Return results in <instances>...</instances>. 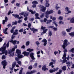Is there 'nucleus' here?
<instances>
[{
  "mask_svg": "<svg viewBox=\"0 0 74 74\" xmlns=\"http://www.w3.org/2000/svg\"><path fill=\"white\" fill-rule=\"evenodd\" d=\"M70 44L69 42H68L67 40L65 39L64 40L63 45H62V48L64 49V53L62 57V59H63L62 61V63H64L67 62V60H66V54L65 53L67 52V49L66 48V47L68 45H69Z\"/></svg>",
  "mask_w": 74,
  "mask_h": 74,
  "instance_id": "1",
  "label": "nucleus"
},
{
  "mask_svg": "<svg viewBox=\"0 0 74 74\" xmlns=\"http://www.w3.org/2000/svg\"><path fill=\"white\" fill-rule=\"evenodd\" d=\"M6 44V43H5L3 44V46L1 48H0V51H2V52L0 53V55H3V54H4V53H5V55L6 56L8 55V52L7 50L5 49V48H6V46H5Z\"/></svg>",
  "mask_w": 74,
  "mask_h": 74,
  "instance_id": "2",
  "label": "nucleus"
},
{
  "mask_svg": "<svg viewBox=\"0 0 74 74\" xmlns=\"http://www.w3.org/2000/svg\"><path fill=\"white\" fill-rule=\"evenodd\" d=\"M54 12V11H53L52 10H47V11L46 12L45 14V17L46 18H48L49 17V16L48 15H49V14H51L53 13Z\"/></svg>",
  "mask_w": 74,
  "mask_h": 74,
  "instance_id": "3",
  "label": "nucleus"
},
{
  "mask_svg": "<svg viewBox=\"0 0 74 74\" xmlns=\"http://www.w3.org/2000/svg\"><path fill=\"white\" fill-rule=\"evenodd\" d=\"M16 53H17L18 54V58H22L23 57V55H21V51L18 49L17 50H16Z\"/></svg>",
  "mask_w": 74,
  "mask_h": 74,
  "instance_id": "4",
  "label": "nucleus"
},
{
  "mask_svg": "<svg viewBox=\"0 0 74 74\" xmlns=\"http://www.w3.org/2000/svg\"><path fill=\"white\" fill-rule=\"evenodd\" d=\"M16 62H14L12 65V67L11 68H10V70L12 71H11L10 72V74H12V73L13 72V71H12L13 69H14V68L15 67V65H16Z\"/></svg>",
  "mask_w": 74,
  "mask_h": 74,
  "instance_id": "5",
  "label": "nucleus"
},
{
  "mask_svg": "<svg viewBox=\"0 0 74 74\" xmlns=\"http://www.w3.org/2000/svg\"><path fill=\"white\" fill-rule=\"evenodd\" d=\"M45 29V27H44L43 26H42L41 28V29H42V30H43V32L41 33V35H42L44 34H45L46 33V32H47L48 30V29Z\"/></svg>",
  "mask_w": 74,
  "mask_h": 74,
  "instance_id": "6",
  "label": "nucleus"
},
{
  "mask_svg": "<svg viewBox=\"0 0 74 74\" xmlns=\"http://www.w3.org/2000/svg\"><path fill=\"white\" fill-rule=\"evenodd\" d=\"M39 7L40 8H42L40 9V11H42V12H45L46 10V9H47L46 7H45L42 5H39Z\"/></svg>",
  "mask_w": 74,
  "mask_h": 74,
  "instance_id": "7",
  "label": "nucleus"
},
{
  "mask_svg": "<svg viewBox=\"0 0 74 74\" xmlns=\"http://www.w3.org/2000/svg\"><path fill=\"white\" fill-rule=\"evenodd\" d=\"M2 65H3V69L5 68V66H7V62L6 60H4L2 62Z\"/></svg>",
  "mask_w": 74,
  "mask_h": 74,
  "instance_id": "8",
  "label": "nucleus"
},
{
  "mask_svg": "<svg viewBox=\"0 0 74 74\" xmlns=\"http://www.w3.org/2000/svg\"><path fill=\"white\" fill-rule=\"evenodd\" d=\"M45 6L46 7H49L50 5L49 3V0H45Z\"/></svg>",
  "mask_w": 74,
  "mask_h": 74,
  "instance_id": "9",
  "label": "nucleus"
},
{
  "mask_svg": "<svg viewBox=\"0 0 74 74\" xmlns=\"http://www.w3.org/2000/svg\"><path fill=\"white\" fill-rule=\"evenodd\" d=\"M17 48V46H15L14 48L12 49V50H10L8 51V53H9V54H10V53H12V52H13V51H15V48Z\"/></svg>",
  "mask_w": 74,
  "mask_h": 74,
  "instance_id": "10",
  "label": "nucleus"
},
{
  "mask_svg": "<svg viewBox=\"0 0 74 74\" xmlns=\"http://www.w3.org/2000/svg\"><path fill=\"white\" fill-rule=\"evenodd\" d=\"M34 55V53H31L30 54V57L33 60H35V59H36V58H35L33 56Z\"/></svg>",
  "mask_w": 74,
  "mask_h": 74,
  "instance_id": "11",
  "label": "nucleus"
},
{
  "mask_svg": "<svg viewBox=\"0 0 74 74\" xmlns=\"http://www.w3.org/2000/svg\"><path fill=\"white\" fill-rule=\"evenodd\" d=\"M42 42H44L43 45L45 46H46V45L47 44V40L46 39H45L42 40Z\"/></svg>",
  "mask_w": 74,
  "mask_h": 74,
  "instance_id": "12",
  "label": "nucleus"
},
{
  "mask_svg": "<svg viewBox=\"0 0 74 74\" xmlns=\"http://www.w3.org/2000/svg\"><path fill=\"white\" fill-rule=\"evenodd\" d=\"M9 42H12V43H13V45H15L16 42H17V41L16 40H13L12 39L10 40L9 41Z\"/></svg>",
  "mask_w": 74,
  "mask_h": 74,
  "instance_id": "13",
  "label": "nucleus"
},
{
  "mask_svg": "<svg viewBox=\"0 0 74 74\" xmlns=\"http://www.w3.org/2000/svg\"><path fill=\"white\" fill-rule=\"evenodd\" d=\"M30 29L32 30V31H33L34 33H35L36 32H37V31H38V30L37 29H35L33 28H30Z\"/></svg>",
  "mask_w": 74,
  "mask_h": 74,
  "instance_id": "14",
  "label": "nucleus"
},
{
  "mask_svg": "<svg viewBox=\"0 0 74 74\" xmlns=\"http://www.w3.org/2000/svg\"><path fill=\"white\" fill-rule=\"evenodd\" d=\"M37 72V71L36 70H34L31 71V72H28L26 73V74H33V73H36Z\"/></svg>",
  "mask_w": 74,
  "mask_h": 74,
  "instance_id": "15",
  "label": "nucleus"
},
{
  "mask_svg": "<svg viewBox=\"0 0 74 74\" xmlns=\"http://www.w3.org/2000/svg\"><path fill=\"white\" fill-rule=\"evenodd\" d=\"M23 54L24 55V56H28L29 55V53L27 52L26 51H24L23 53Z\"/></svg>",
  "mask_w": 74,
  "mask_h": 74,
  "instance_id": "16",
  "label": "nucleus"
},
{
  "mask_svg": "<svg viewBox=\"0 0 74 74\" xmlns=\"http://www.w3.org/2000/svg\"><path fill=\"white\" fill-rule=\"evenodd\" d=\"M18 29H15L14 30V32L13 33V35H17V34H18Z\"/></svg>",
  "mask_w": 74,
  "mask_h": 74,
  "instance_id": "17",
  "label": "nucleus"
},
{
  "mask_svg": "<svg viewBox=\"0 0 74 74\" xmlns=\"http://www.w3.org/2000/svg\"><path fill=\"white\" fill-rule=\"evenodd\" d=\"M5 20H3V25H4V24L5 23V22H7V21H8V18H7V17H5Z\"/></svg>",
  "mask_w": 74,
  "mask_h": 74,
  "instance_id": "18",
  "label": "nucleus"
},
{
  "mask_svg": "<svg viewBox=\"0 0 74 74\" xmlns=\"http://www.w3.org/2000/svg\"><path fill=\"white\" fill-rule=\"evenodd\" d=\"M72 29H73V28L72 27H71L70 28L66 29V31L68 33H69V32L71 31V30H72Z\"/></svg>",
  "mask_w": 74,
  "mask_h": 74,
  "instance_id": "19",
  "label": "nucleus"
},
{
  "mask_svg": "<svg viewBox=\"0 0 74 74\" xmlns=\"http://www.w3.org/2000/svg\"><path fill=\"white\" fill-rule=\"evenodd\" d=\"M42 70H44V71H45V70H48V69L46 68V65H44L42 67Z\"/></svg>",
  "mask_w": 74,
  "mask_h": 74,
  "instance_id": "20",
  "label": "nucleus"
},
{
  "mask_svg": "<svg viewBox=\"0 0 74 74\" xmlns=\"http://www.w3.org/2000/svg\"><path fill=\"white\" fill-rule=\"evenodd\" d=\"M62 34L63 36L64 37H65V36H66V32L64 31H62Z\"/></svg>",
  "mask_w": 74,
  "mask_h": 74,
  "instance_id": "21",
  "label": "nucleus"
},
{
  "mask_svg": "<svg viewBox=\"0 0 74 74\" xmlns=\"http://www.w3.org/2000/svg\"><path fill=\"white\" fill-rule=\"evenodd\" d=\"M29 11L30 12H31L32 14H36V11H34V12H33V10H29Z\"/></svg>",
  "mask_w": 74,
  "mask_h": 74,
  "instance_id": "22",
  "label": "nucleus"
},
{
  "mask_svg": "<svg viewBox=\"0 0 74 74\" xmlns=\"http://www.w3.org/2000/svg\"><path fill=\"white\" fill-rule=\"evenodd\" d=\"M50 27L51 28H52V29H54V30L55 31H56V30H58V28H55L53 26H51Z\"/></svg>",
  "mask_w": 74,
  "mask_h": 74,
  "instance_id": "23",
  "label": "nucleus"
},
{
  "mask_svg": "<svg viewBox=\"0 0 74 74\" xmlns=\"http://www.w3.org/2000/svg\"><path fill=\"white\" fill-rule=\"evenodd\" d=\"M71 23H74V17L72 18L70 20Z\"/></svg>",
  "mask_w": 74,
  "mask_h": 74,
  "instance_id": "24",
  "label": "nucleus"
},
{
  "mask_svg": "<svg viewBox=\"0 0 74 74\" xmlns=\"http://www.w3.org/2000/svg\"><path fill=\"white\" fill-rule=\"evenodd\" d=\"M35 16H36V18L35 19H40V17H38V14L36 13L35 14Z\"/></svg>",
  "mask_w": 74,
  "mask_h": 74,
  "instance_id": "25",
  "label": "nucleus"
},
{
  "mask_svg": "<svg viewBox=\"0 0 74 74\" xmlns=\"http://www.w3.org/2000/svg\"><path fill=\"white\" fill-rule=\"evenodd\" d=\"M66 63L67 64H68V65L67 66L68 67H69V66H70V65L72 64V62H66Z\"/></svg>",
  "mask_w": 74,
  "mask_h": 74,
  "instance_id": "26",
  "label": "nucleus"
},
{
  "mask_svg": "<svg viewBox=\"0 0 74 74\" xmlns=\"http://www.w3.org/2000/svg\"><path fill=\"white\" fill-rule=\"evenodd\" d=\"M12 15L14 16L16 18H19V15L17 14H12Z\"/></svg>",
  "mask_w": 74,
  "mask_h": 74,
  "instance_id": "27",
  "label": "nucleus"
},
{
  "mask_svg": "<svg viewBox=\"0 0 74 74\" xmlns=\"http://www.w3.org/2000/svg\"><path fill=\"white\" fill-rule=\"evenodd\" d=\"M69 35L71 36L72 37H74V32L71 33H69Z\"/></svg>",
  "mask_w": 74,
  "mask_h": 74,
  "instance_id": "28",
  "label": "nucleus"
},
{
  "mask_svg": "<svg viewBox=\"0 0 74 74\" xmlns=\"http://www.w3.org/2000/svg\"><path fill=\"white\" fill-rule=\"evenodd\" d=\"M34 20V18H29V21H30L31 22H33V21Z\"/></svg>",
  "mask_w": 74,
  "mask_h": 74,
  "instance_id": "29",
  "label": "nucleus"
},
{
  "mask_svg": "<svg viewBox=\"0 0 74 74\" xmlns=\"http://www.w3.org/2000/svg\"><path fill=\"white\" fill-rule=\"evenodd\" d=\"M65 11L66 12H67L69 10H70V8L69 7H66V8H65Z\"/></svg>",
  "mask_w": 74,
  "mask_h": 74,
  "instance_id": "30",
  "label": "nucleus"
},
{
  "mask_svg": "<svg viewBox=\"0 0 74 74\" xmlns=\"http://www.w3.org/2000/svg\"><path fill=\"white\" fill-rule=\"evenodd\" d=\"M52 21L51 20H49L47 21V24H49L51 22H52Z\"/></svg>",
  "mask_w": 74,
  "mask_h": 74,
  "instance_id": "31",
  "label": "nucleus"
},
{
  "mask_svg": "<svg viewBox=\"0 0 74 74\" xmlns=\"http://www.w3.org/2000/svg\"><path fill=\"white\" fill-rule=\"evenodd\" d=\"M27 51H29V52H32L33 51V49H27Z\"/></svg>",
  "mask_w": 74,
  "mask_h": 74,
  "instance_id": "32",
  "label": "nucleus"
},
{
  "mask_svg": "<svg viewBox=\"0 0 74 74\" xmlns=\"http://www.w3.org/2000/svg\"><path fill=\"white\" fill-rule=\"evenodd\" d=\"M25 44L26 46H28V45H29V44H30V42L29 41L27 42Z\"/></svg>",
  "mask_w": 74,
  "mask_h": 74,
  "instance_id": "33",
  "label": "nucleus"
},
{
  "mask_svg": "<svg viewBox=\"0 0 74 74\" xmlns=\"http://www.w3.org/2000/svg\"><path fill=\"white\" fill-rule=\"evenodd\" d=\"M62 70H63L65 71V70H66V66H64L63 67H62Z\"/></svg>",
  "mask_w": 74,
  "mask_h": 74,
  "instance_id": "34",
  "label": "nucleus"
},
{
  "mask_svg": "<svg viewBox=\"0 0 74 74\" xmlns=\"http://www.w3.org/2000/svg\"><path fill=\"white\" fill-rule=\"evenodd\" d=\"M32 4H38V2L37 1H34L32 2Z\"/></svg>",
  "mask_w": 74,
  "mask_h": 74,
  "instance_id": "35",
  "label": "nucleus"
},
{
  "mask_svg": "<svg viewBox=\"0 0 74 74\" xmlns=\"http://www.w3.org/2000/svg\"><path fill=\"white\" fill-rule=\"evenodd\" d=\"M23 68H21V70L20 71V72L19 73V74H22V70H23Z\"/></svg>",
  "mask_w": 74,
  "mask_h": 74,
  "instance_id": "36",
  "label": "nucleus"
},
{
  "mask_svg": "<svg viewBox=\"0 0 74 74\" xmlns=\"http://www.w3.org/2000/svg\"><path fill=\"white\" fill-rule=\"evenodd\" d=\"M14 53L13 52L12 54L9 55V56L10 57H11L12 56V57L14 56Z\"/></svg>",
  "mask_w": 74,
  "mask_h": 74,
  "instance_id": "37",
  "label": "nucleus"
},
{
  "mask_svg": "<svg viewBox=\"0 0 74 74\" xmlns=\"http://www.w3.org/2000/svg\"><path fill=\"white\" fill-rule=\"evenodd\" d=\"M17 22H16V21L15 22H13L12 23V25H16L17 24Z\"/></svg>",
  "mask_w": 74,
  "mask_h": 74,
  "instance_id": "38",
  "label": "nucleus"
},
{
  "mask_svg": "<svg viewBox=\"0 0 74 74\" xmlns=\"http://www.w3.org/2000/svg\"><path fill=\"white\" fill-rule=\"evenodd\" d=\"M64 23L63 22V21H60L59 22V24H60V25H61V24H63Z\"/></svg>",
  "mask_w": 74,
  "mask_h": 74,
  "instance_id": "39",
  "label": "nucleus"
},
{
  "mask_svg": "<svg viewBox=\"0 0 74 74\" xmlns=\"http://www.w3.org/2000/svg\"><path fill=\"white\" fill-rule=\"evenodd\" d=\"M70 51L72 53H74V48L71 49Z\"/></svg>",
  "mask_w": 74,
  "mask_h": 74,
  "instance_id": "40",
  "label": "nucleus"
},
{
  "mask_svg": "<svg viewBox=\"0 0 74 74\" xmlns=\"http://www.w3.org/2000/svg\"><path fill=\"white\" fill-rule=\"evenodd\" d=\"M58 19L59 20H63V17L60 16L58 18Z\"/></svg>",
  "mask_w": 74,
  "mask_h": 74,
  "instance_id": "41",
  "label": "nucleus"
},
{
  "mask_svg": "<svg viewBox=\"0 0 74 74\" xmlns=\"http://www.w3.org/2000/svg\"><path fill=\"white\" fill-rule=\"evenodd\" d=\"M25 15H24V17H25V16H28L29 13H25Z\"/></svg>",
  "mask_w": 74,
  "mask_h": 74,
  "instance_id": "42",
  "label": "nucleus"
},
{
  "mask_svg": "<svg viewBox=\"0 0 74 74\" xmlns=\"http://www.w3.org/2000/svg\"><path fill=\"white\" fill-rule=\"evenodd\" d=\"M3 33H4L5 34H8V33L7 32L5 31V30H3Z\"/></svg>",
  "mask_w": 74,
  "mask_h": 74,
  "instance_id": "43",
  "label": "nucleus"
},
{
  "mask_svg": "<svg viewBox=\"0 0 74 74\" xmlns=\"http://www.w3.org/2000/svg\"><path fill=\"white\" fill-rule=\"evenodd\" d=\"M36 44L37 45L38 47H39V45H40V42L38 41L36 42Z\"/></svg>",
  "mask_w": 74,
  "mask_h": 74,
  "instance_id": "44",
  "label": "nucleus"
},
{
  "mask_svg": "<svg viewBox=\"0 0 74 74\" xmlns=\"http://www.w3.org/2000/svg\"><path fill=\"white\" fill-rule=\"evenodd\" d=\"M53 23H54V25H55L56 26V27H57L58 25H57V24H56V22L55 21H54L53 22Z\"/></svg>",
  "mask_w": 74,
  "mask_h": 74,
  "instance_id": "45",
  "label": "nucleus"
},
{
  "mask_svg": "<svg viewBox=\"0 0 74 74\" xmlns=\"http://www.w3.org/2000/svg\"><path fill=\"white\" fill-rule=\"evenodd\" d=\"M17 63L19 65H21V64L22 63V62H21V61H18Z\"/></svg>",
  "mask_w": 74,
  "mask_h": 74,
  "instance_id": "46",
  "label": "nucleus"
},
{
  "mask_svg": "<svg viewBox=\"0 0 74 74\" xmlns=\"http://www.w3.org/2000/svg\"><path fill=\"white\" fill-rule=\"evenodd\" d=\"M49 36H52V32H51V31H49Z\"/></svg>",
  "mask_w": 74,
  "mask_h": 74,
  "instance_id": "47",
  "label": "nucleus"
},
{
  "mask_svg": "<svg viewBox=\"0 0 74 74\" xmlns=\"http://www.w3.org/2000/svg\"><path fill=\"white\" fill-rule=\"evenodd\" d=\"M37 67V63H36L34 64V67L35 68Z\"/></svg>",
  "mask_w": 74,
  "mask_h": 74,
  "instance_id": "48",
  "label": "nucleus"
},
{
  "mask_svg": "<svg viewBox=\"0 0 74 74\" xmlns=\"http://www.w3.org/2000/svg\"><path fill=\"white\" fill-rule=\"evenodd\" d=\"M15 59L16 61H18V60H19V58H18V57H16L15 58Z\"/></svg>",
  "mask_w": 74,
  "mask_h": 74,
  "instance_id": "49",
  "label": "nucleus"
},
{
  "mask_svg": "<svg viewBox=\"0 0 74 74\" xmlns=\"http://www.w3.org/2000/svg\"><path fill=\"white\" fill-rule=\"evenodd\" d=\"M18 31L19 32H23V29L22 28L20 29Z\"/></svg>",
  "mask_w": 74,
  "mask_h": 74,
  "instance_id": "50",
  "label": "nucleus"
},
{
  "mask_svg": "<svg viewBox=\"0 0 74 74\" xmlns=\"http://www.w3.org/2000/svg\"><path fill=\"white\" fill-rule=\"evenodd\" d=\"M68 12L67 13H66L65 14H69V13H71V11L70 10H68V11H67Z\"/></svg>",
  "mask_w": 74,
  "mask_h": 74,
  "instance_id": "51",
  "label": "nucleus"
},
{
  "mask_svg": "<svg viewBox=\"0 0 74 74\" xmlns=\"http://www.w3.org/2000/svg\"><path fill=\"white\" fill-rule=\"evenodd\" d=\"M44 14L43 13L41 15L40 17V18H42L43 17H44Z\"/></svg>",
  "mask_w": 74,
  "mask_h": 74,
  "instance_id": "52",
  "label": "nucleus"
},
{
  "mask_svg": "<svg viewBox=\"0 0 74 74\" xmlns=\"http://www.w3.org/2000/svg\"><path fill=\"white\" fill-rule=\"evenodd\" d=\"M5 58V56L4 55H3L2 57V59H4Z\"/></svg>",
  "mask_w": 74,
  "mask_h": 74,
  "instance_id": "53",
  "label": "nucleus"
},
{
  "mask_svg": "<svg viewBox=\"0 0 74 74\" xmlns=\"http://www.w3.org/2000/svg\"><path fill=\"white\" fill-rule=\"evenodd\" d=\"M32 68H33V67H32V66H29L28 67V69L29 70H32Z\"/></svg>",
  "mask_w": 74,
  "mask_h": 74,
  "instance_id": "54",
  "label": "nucleus"
},
{
  "mask_svg": "<svg viewBox=\"0 0 74 74\" xmlns=\"http://www.w3.org/2000/svg\"><path fill=\"white\" fill-rule=\"evenodd\" d=\"M53 64V62H51L49 63V66H52V65Z\"/></svg>",
  "mask_w": 74,
  "mask_h": 74,
  "instance_id": "55",
  "label": "nucleus"
},
{
  "mask_svg": "<svg viewBox=\"0 0 74 74\" xmlns=\"http://www.w3.org/2000/svg\"><path fill=\"white\" fill-rule=\"evenodd\" d=\"M28 26L29 28H30V27H31V23H29L28 24Z\"/></svg>",
  "mask_w": 74,
  "mask_h": 74,
  "instance_id": "56",
  "label": "nucleus"
},
{
  "mask_svg": "<svg viewBox=\"0 0 74 74\" xmlns=\"http://www.w3.org/2000/svg\"><path fill=\"white\" fill-rule=\"evenodd\" d=\"M49 71L51 73H52L54 72V71L53 70H50Z\"/></svg>",
  "mask_w": 74,
  "mask_h": 74,
  "instance_id": "57",
  "label": "nucleus"
},
{
  "mask_svg": "<svg viewBox=\"0 0 74 74\" xmlns=\"http://www.w3.org/2000/svg\"><path fill=\"white\" fill-rule=\"evenodd\" d=\"M23 14H24V12H22L21 13H20L19 15H20V16H22V15H23Z\"/></svg>",
  "mask_w": 74,
  "mask_h": 74,
  "instance_id": "58",
  "label": "nucleus"
},
{
  "mask_svg": "<svg viewBox=\"0 0 74 74\" xmlns=\"http://www.w3.org/2000/svg\"><path fill=\"white\" fill-rule=\"evenodd\" d=\"M54 53L55 55H56L58 53V51H54Z\"/></svg>",
  "mask_w": 74,
  "mask_h": 74,
  "instance_id": "59",
  "label": "nucleus"
},
{
  "mask_svg": "<svg viewBox=\"0 0 74 74\" xmlns=\"http://www.w3.org/2000/svg\"><path fill=\"white\" fill-rule=\"evenodd\" d=\"M10 44V43H9V42H8L6 44V47H9V45Z\"/></svg>",
  "mask_w": 74,
  "mask_h": 74,
  "instance_id": "60",
  "label": "nucleus"
},
{
  "mask_svg": "<svg viewBox=\"0 0 74 74\" xmlns=\"http://www.w3.org/2000/svg\"><path fill=\"white\" fill-rule=\"evenodd\" d=\"M51 61L53 62L54 64H55V63H56V60H54L53 59H52L51 60Z\"/></svg>",
  "mask_w": 74,
  "mask_h": 74,
  "instance_id": "61",
  "label": "nucleus"
},
{
  "mask_svg": "<svg viewBox=\"0 0 74 74\" xmlns=\"http://www.w3.org/2000/svg\"><path fill=\"white\" fill-rule=\"evenodd\" d=\"M47 19L46 18H45L44 19V22H47Z\"/></svg>",
  "mask_w": 74,
  "mask_h": 74,
  "instance_id": "62",
  "label": "nucleus"
},
{
  "mask_svg": "<svg viewBox=\"0 0 74 74\" xmlns=\"http://www.w3.org/2000/svg\"><path fill=\"white\" fill-rule=\"evenodd\" d=\"M14 35H13L12 36V39H14V38H15V36H14Z\"/></svg>",
  "mask_w": 74,
  "mask_h": 74,
  "instance_id": "63",
  "label": "nucleus"
},
{
  "mask_svg": "<svg viewBox=\"0 0 74 74\" xmlns=\"http://www.w3.org/2000/svg\"><path fill=\"white\" fill-rule=\"evenodd\" d=\"M71 69H74V64L72 65V66L71 67Z\"/></svg>",
  "mask_w": 74,
  "mask_h": 74,
  "instance_id": "64",
  "label": "nucleus"
}]
</instances>
